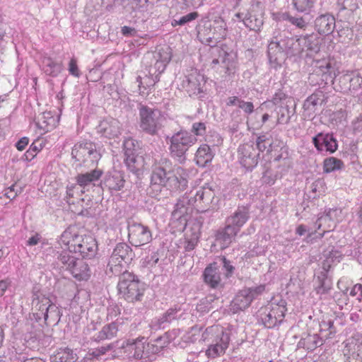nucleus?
<instances>
[{
	"mask_svg": "<svg viewBox=\"0 0 362 362\" xmlns=\"http://www.w3.org/2000/svg\"><path fill=\"white\" fill-rule=\"evenodd\" d=\"M215 193L209 187H202L191 190L180 198L172 212L171 224L177 230H183L187 226V216L192 206L198 211L204 212L211 207Z\"/></svg>",
	"mask_w": 362,
	"mask_h": 362,
	"instance_id": "f257e3e1",
	"label": "nucleus"
},
{
	"mask_svg": "<svg viewBox=\"0 0 362 362\" xmlns=\"http://www.w3.org/2000/svg\"><path fill=\"white\" fill-rule=\"evenodd\" d=\"M187 177L185 169L180 166H173L169 160L165 159L153 170L151 184L183 190L187 185Z\"/></svg>",
	"mask_w": 362,
	"mask_h": 362,
	"instance_id": "f03ea898",
	"label": "nucleus"
},
{
	"mask_svg": "<svg viewBox=\"0 0 362 362\" xmlns=\"http://www.w3.org/2000/svg\"><path fill=\"white\" fill-rule=\"evenodd\" d=\"M62 250L70 254L78 252L83 258H92L97 252L98 246L95 240L91 235H79L75 228H68L59 240Z\"/></svg>",
	"mask_w": 362,
	"mask_h": 362,
	"instance_id": "7ed1b4c3",
	"label": "nucleus"
},
{
	"mask_svg": "<svg viewBox=\"0 0 362 362\" xmlns=\"http://www.w3.org/2000/svg\"><path fill=\"white\" fill-rule=\"evenodd\" d=\"M334 62L330 59H322L315 62L314 72L316 75H322V80L327 83L330 81L337 91L349 93V83L351 80V72H347L336 77Z\"/></svg>",
	"mask_w": 362,
	"mask_h": 362,
	"instance_id": "20e7f679",
	"label": "nucleus"
},
{
	"mask_svg": "<svg viewBox=\"0 0 362 362\" xmlns=\"http://www.w3.org/2000/svg\"><path fill=\"white\" fill-rule=\"evenodd\" d=\"M32 305L33 315L36 322L43 320L45 324H57L60 320L59 308L42 292L37 291L33 293Z\"/></svg>",
	"mask_w": 362,
	"mask_h": 362,
	"instance_id": "39448f33",
	"label": "nucleus"
},
{
	"mask_svg": "<svg viewBox=\"0 0 362 362\" xmlns=\"http://www.w3.org/2000/svg\"><path fill=\"white\" fill-rule=\"evenodd\" d=\"M202 339L207 343L206 355L214 358L223 355L228 347L230 337L218 325L209 327L202 334Z\"/></svg>",
	"mask_w": 362,
	"mask_h": 362,
	"instance_id": "423d86ee",
	"label": "nucleus"
},
{
	"mask_svg": "<svg viewBox=\"0 0 362 362\" xmlns=\"http://www.w3.org/2000/svg\"><path fill=\"white\" fill-rule=\"evenodd\" d=\"M117 289L123 298L134 303L141 300L145 288L144 284L139 281L136 275L125 271L120 274Z\"/></svg>",
	"mask_w": 362,
	"mask_h": 362,
	"instance_id": "0eeeda50",
	"label": "nucleus"
},
{
	"mask_svg": "<svg viewBox=\"0 0 362 362\" xmlns=\"http://www.w3.org/2000/svg\"><path fill=\"white\" fill-rule=\"evenodd\" d=\"M286 303L281 298H273L267 305L261 308L257 313L259 323L267 328H273L280 324L284 317Z\"/></svg>",
	"mask_w": 362,
	"mask_h": 362,
	"instance_id": "6e6552de",
	"label": "nucleus"
},
{
	"mask_svg": "<svg viewBox=\"0 0 362 362\" xmlns=\"http://www.w3.org/2000/svg\"><path fill=\"white\" fill-rule=\"evenodd\" d=\"M134 257L132 249L124 243H118L114 248L107 263V274L115 276L122 274L126 271L127 266Z\"/></svg>",
	"mask_w": 362,
	"mask_h": 362,
	"instance_id": "1a4fd4ad",
	"label": "nucleus"
},
{
	"mask_svg": "<svg viewBox=\"0 0 362 362\" xmlns=\"http://www.w3.org/2000/svg\"><path fill=\"white\" fill-rule=\"evenodd\" d=\"M59 262L78 281H86L90 276L88 264L83 259H79L65 250L59 252Z\"/></svg>",
	"mask_w": 362,
	"mask_h": 362,
	"instance_id": "9d476101",
	"label": "nucleus"
},
{
	"mask_svg": "<svg viewBox=\"0 0 362 362\" xmlns=\"http://www.w3.org/2000/svg\"><path fill=\"white\" fill-rule=\"evenodd\" d=\"M139 127L144 132L155 135L162 127L163 120L161 112L158 109L147 106L139 108Z\"/></svg>",
	"mask_w": 362,
	"mask_h": 362,
	"instance_id": "9b49d317",
	"label": "nucleus"
},
{
	"mask_svg": "<svg viewBox=\"0 0 362 362\" xmlns=\"http://www.w3.org/2000/svg\"><path fill=\"white\" fill-rule=\"evenodd\" d=\"M196 136L185 130H180L170 138V151L173 157L178 158L181 162L185 160V154L189 147L196 144Z\"/></svg>",
	"mask_w": 362,
	"mask_h": 362,
	"instance_id": "f8f14e48",
	"label": "nucleus"
},
{
	"mask_svg": "<svg viewBox=\"0 0 362 362\" xmlns=\"http://www.w3.org/2000/svg\"><path fill=\"white\" fill-rule=\"evenodd\" d=\"M265 290L264 285L252 288H244L240 290L230 303V310L235 313L243 310L251 304L252 301Z\"/></svg>",
	"mask_w": 362,
	"mask_h": 362,
	"instance_id": "ddd939ff",
	"label": "nucleus"
},
{
	"mask_svg": "<svg viewBox=\"0 0 362 362\" xmlns=\"http://www.w3.org/2000/svg\"><path fill=\"white\" fill-rule=\"evenodd\" d=\"M72 158L81 163H96L100 158V153L96 150L95 145L90 141H82L76 144L71 151Z\"/></svg>",
	"mask_w": 362,
	"mask_h": 362,
	"instance_id": "4468645a",
	"label": "nucleus"
},
{
	"mask_svg": "<svg viewBox=\"0 0 362 362\" xmlns=\"http://www.w3.org/2000/svg\"><path fill=\"white\" fill-rule=\"evenodd\" d=\"M129 243L134 247H140L148 244L152 240L149 228L139 223L132 222L128 226Z\"/></svg>",
	"mask_w": 362,
	"mask_h": 362,
	"instance_id": "2eb2a0df",
	"label": "nucleus"
},
{
	"mask_svg": "<svg viewBox=\"0 0 362 362\" xmlns=\"http://www.w3.org/2000/svg\"><path fill=\"white\" fill-rule=\"evenodd\" d=\"M206 78L197 69H192L185 76L182 81V86L190 95H197L204 90Z\"/></svg>",
	"mask_w": 362,
	"mask_h": 362,
	"instance_id": "dca6fc26",
	"label": "nucleus"
},
{
	"mask_svg": "<svg viewBox=\"0 0 362 362\" xmlns=\"http://www.w3.org/2000/svg\"><path fill=\"white\" fill-rule=\"evenodd\" d=\"M217 50L218 58L212 60L211 68L216 69L217 65L221 64L226 76L233 74L237 67L236 54L233 52H227L221 49H217Z\"/></svg>",
	"mask_w": 362,
	"mask_h": 362,
	"instance_id": "f3484780",
	"label": "nucleus"
},
{
	"mask_svg": "<svg viewBox=\"0 0 362 362\" xmlns=\"http://www.w3.org/2000/svg\"><path fill=\"white\" fill-rule=\"evenodd\" d=\"M313 143L318 151L333 153L337 150V141L332 133L320 132L313 137Z\"/></svg>",
	"mask_w": 362,
	"mask_h": 362,
	"instance_id": "a211bd4d",
	"label": "nucleus"
},
{
	"mask_svg": "<svg viewBox=\"0 0 362 362\" xmlns=\"http://www.w3.org/2000/svg\"><path fill=\"white\" fill-rule=\"evenodd\" d=\"M103 175L100 169H94L90 172L80 173L76 175V181L81 194L88 192L95 186V182L99 180Z\"/></svg>",
	"mask_w": 362,
	"mask_h": 362,
	"instance_id": "6ab92c4d",
	"label": "nucleus"
},
{
	"mask_svg": "<svg viewBox=\"0 0 362 362\" xmlns=\"http://www.w3.org/2000/svg\"><path fill=\"white\" fill-rule=\"evenodd\" d=\"M294 45V40L289 38L286 40H281L279 42H272L268 46V57L269 62L274 67L281 64L279 56L281 54V49H285L287 52L290 51Z\"/></svg>",
	"mask_w": 362,
	"mask_h": 362,
	"instance_id": "aec40b11",
	"label": "nucleus"
},
{
	"mask_svg": "<svg viewBox=\"0 0 362 362\" xmlns=\"http://www.w3.org/2000/svg\"><path fill=\"white\" fill-rule=\"evenodd\" d=\"M172 54L169 47H160L158 49L155 54L156 62L151 67L149 71L154 75H160L165 71L167 64L171 60Z\"/></svg>",
	"mask_w": 362,
	"mask_h": 362,
	"instance_id": "412c9836",
	"label": "nucleus"
},
{
	"mask_svg": "<svg viewBox=\"0 0 362 362\" xmlns=\"http://www.w3.org/2000/svg\"><path fill=\"white\" fill-rule=\"evenodd\" d=\"M153 344H146V340L143 337L137 339H129L127 341V344L124 348L126 349L125 351L134 352L132 356L136 359L142 358H147L148 356V351L150 347L153 346Z\"/></svg>",
	"mask_w": 362,
	"mask_h": 362,
	"instance_id": "4be33fe9",
	"label": "nucleus"
},
{
	"mask_svg": "<svg viewBox=\"0 0 362 362\" xmlns=\"http://www.w3.org/2000/svg\"><path fill=\"white\" fill-rule=\"evenodd\" d=\"M98 132L107 138L117 137L121 134L120 123L114 118L103 119L98 126Z\"/></svg>",
	"mask_w": 362,
	"mask_h": 362,
	"instance_id": "5701e85b",
	"label": "nucleus"
},
{
	"mask_svg": "<svg viewBox=\"0 0 362 362\" xmlns=\"http://www.w3.org/2000/svg\"><path fill=\"white\" fill-rule=\"evenodd\" d=\"M238 153L240 162L244 168L251 170L257 165V155L252 145L246 144L240 146L238 148Z\"/></svg>",
	"mask_w": 362,
	"mask_h": 362,
	"instance_id": "b1692460",
	"label": "nucleus"
},
{
	"mask_svg": "<svg viewBox=\"0 0 362 362\" xmlns=\"http://www.w3.org/2000/svg\"><path fill=\"white\" fill-rule=\"evenodd\" d=\"M338 212L337 209H329L326 214L318 218L315 225L318 230L322 229V233H319L320 237H322L325 232L330 231L335 228Z\"/></svg>",
	"mask_w": 362,
	"mask_h": 362,
	"instance_id": "393cba45",
	"label": "nucleus"
},
{
	"mask_svg": "<svg viewBox=\"0 0 362 362\" xmlns=\"http://www.w3.org/2000/svg\"><path fill=\"white\" fill-rule=\"evenodd\" d=\"M159 80L160 78L158 75H154L150 71L148 75H139L136 77V81L138 83L139 94L143 96L148 95Z\"/></svg>",
	"mask_w": 362,
	"mask_h": 362,
	"instance_id": "a878e982",
	"label": "nucleus"
},
{
	"mask_svg": "<svg viewBox=\"0 0 362 362\" xmlns=\"http://www.w3.org/2000/svg\"><path fill=\"white\" fill-rule=\"evenodd\" d=\"M249 218V210L245 207H238L233 215L227 218V226L239 232Z\"/></svg>",
	"mask_w": 362,
	"mask_h": 362,
	"instance_id": "bb28decb",
	"label": "nucleus"
},
{
	"mask_svg": "<svg viewBox=\"0 0 362 362\" xmlns=\"http://www.w3.org/2000/svg\"><path fill=\"white\" fill-rule=\"evenodd\" d=\"M211 35L206 38V42L217 43L224 39L227 35L226 23L220 17L216 18L213 23Z\"/></svg>",
	"mask_w": 362,
	"mask_h": 362,
	"instance_id": "cd10ccee",
	"label": "nucleus"
},
{
	"mask_svg": "<svg viewBox=\"0 0 362 362\" xmlns=\"http://www.w3.org/2000/svg\"><path fill=\"white\" fill-rule=\"evenodd\" d=\"M315 25L320 34L329 35L335 27V18L330 14H323L315 19Z\"/></svg>",
	"mask_w": 362,
	"mask_h": 362,
	"instance_id": "c85d7f7f",
	"label": "nucleus"
},
{
	"mask_svg": "<svg viewBox=\"0 0 362 362\" xmlns=\"http://www.w3.org/2000/svg\"><path fill=\"white\" fill-rule=\"evenodd\" d=\"M238 233L233 228L226 226L224 229L216 233V241L221 249H225L233 241Z\"/></svg>",
	"mask_w": 362,
	"mask_h": 362,
	"instance_id": "c756f323",
	"label": "nucleus"
},
{
	"mask_svg": "<svg viewBox=\"0 0 362 362\" xmlns=\"http://www.w3.org/2000/svg\"><path fill=\"white\" fill-rule=\"evenodd\" d=\"M103 185L111 192L119 191L124 187V180L120 173L114 172L106 175Z\"/></svg>",
	"mask_w": 362,
	"mask_h": 362,
	"instance_id": "7c9ffc66",
	"label": "nucleus"
},
{
	"mask_svg": "<svg viewBox=\"0 0 362 362\" xmlns=\"http://www.w3.org/2000/svg\"><path fill=\"white\" fill-rule=\"evenodd\" d=\"M205 282L212 288H216L221 282L219 269L216 263L207 267L204 272Z\"/></svg>",
	"mask_w": 362,
	"mask_h": 362,
	"instance_id": "2f4dec72",
	"label": "nucleus"
},
{
	"mask_svg": "<svg viewBox=\"0 0 362 362\" xmlns=\"http://www.w3.org/2000/svg\"><path fill=\"white\" fill-rule=\"evenodd\" d=\"M42 70L48 76H57L62 71V66L49 57H44L42 60Z\"/></svg>",
	"mask_w": 362,
	"mask_h": 362,
	"instance_id": "473e14b6",
	"label": "nucleus"
},
{
	"mask_svg": "<svg viewBox=\"0 0 362 362\" xmlns=\"http://www.w3.org/2000/svg\"><path fill=\"white\" fill-rule=\"evenodd\" d=\"M213 157L211 148L207 144L200 146L195 155L197 165L202 167H204L208 163L211 162Z\"/></svg>",
	"mask_w": 362,
	"mask_h": 362,
	"instance_id": "72a5a7b5",
	"label": "nucleus"
},
{
	"mask_svg": "<svg viewBox=\"0 0 362 362\" xmlns=\"http://www.w3.org/2000/svg\"><path fill=\"white\" fill-rule=\"evenodd\" d=\"M118 332L117 322L108 324L103 327L95 337V341H100L105 339H110L115 337Z\"/></svg>",
	"mask_w": 362,
	"mask_h": 362,
	"instance_id": "f704fd0d",
	"label": "nucleus"
},
{
	"mask_svg": "<svg viewBox=\"0 0 362 362\" xmlns=\"http://www.w3.org/2000/svg\"><path fill=\"white\" fill-rule=\"evenodd\" d=\"M322 91H317L309 96L304 102L303 108L310 112H314L317 107L321 105L324 99Z\"/></svg>",
	"mask_w": 362,
	"mask_h": 362,
	"instance_id": "c9c22d12",
	"label": "nucleus"
},
{
	"mask_svg": "<svg viewBox=\"0 0 362 362\" xmlns=\"http://www.w3.org/2000/svg\"><path fill=\"white\" fill-rule=\"evenodd\" d=\"M328 270H323L317 276L318 285L315 290L318 294L322 295L327 293L332 286V280L327 276Z\"/></svg>",
	"mask_w": 362,
	"mask_h": 362,
	"instance_id": "e433bc0d",
	"label": "nucleus"
},
{
	"mask_svg": "<svg viewBox=\"0 0 362 362\" xmlns=\"http://www.w3.org/2000/svg\"><path fill=\"white\" fill-rule=\"evenodd\" d=\"M226 105L228 106L236 105L247 115L254 112V105L252 102L245 101L237 96L229 97Z\"/></svg>",
	"mask_w": 362,
	"mask_h": 362,
	"instance_id": "4c0bfd02",
	"label": "nucleus"
},
{
	"mask_svg": "<svg viewBox=\"0 0 362 362\" xmlns=\"http://www.w3.org/2000/svg\"><path fill=\"white\" fill-rule=\"evenodd\" d=\"M77 356L69 348L59 349L54 355L52 362H75Z\"/></svg>",
	"mask_w": 362,
	"mask_h": 362,
	"instance_id": "58836bf2",
	"label": "nucleus"
},
{
	"mask_svg": "<svg viewBox=\"0 0 362 362\" xmlns=\"http://www.w3.org/2000/svg\"><path fill=\"white\" fill-rule=\"evenodd\" d=\"M125 163L129 170L134 173H137L144 165L142 156L136 153L125 155Z\"/></svg>",
	"mask_w": 362,
	"mask_h": 362,
	"instance_id": "ea45409f",
	"label": "nucleus"
},
{
	"mask_svg": "<svg viewBox=\"0 0 362 362\" xmlns=\"http://www.w3.org/2000/svg\"><path fill=\"white\" fill-rule=\"evenodd\" d=\"M56 119L52 117L50 112H43L38 118L37 125L43 132L51 131L55 127Z\"/></svg>",
	"mask_w": 362,
	"mask_h": 362,
	"instance_id": "a19ab883",
	"label": "nucleus"
},
{
	"mask_svg": "<svg viewBox=\"0 0 362 362\" xmlns=\"http://www.w3.org/2000/svg\"><path fill=\"white\" fill-rule=\"evenodd\" d=\"M321 344V341L320 340L317 334H307L305 337L302 338L299 341L298 347L308 350H313Z\"/></svg>",
	"mask_w": 362,
	"mask_h": 362,
	"instance_id": "79ce46f5",
	"label": "nucleus"
},
{
	"mask_svg": "<svg viewBox=\"0 0 362 362\" xmlns=\"http://www.w3.org/2000/svg\"><path fill=\"white\" fill-rule=\"evenodd\" d=\"M344 168V163L335 157L327 158L323 162V170L329 173Z\"/></svg>",
	"mask_w": 362,
	"mask_h": 362,
	"instance_id": "37998d69",
	"label": "nucleus"
},
{
	"mask_svg": "<svg viewBox=\"0 0 362 362\" xmlns=\"http://www.w3.org/2000/svg\"><path fill=\"white\" fill-rule=\"evenodd\" d=\"M325 259L322 263L323 270H329L332 264L339 262L342 258V255L337 250H332L325 255Z\"/></svg>",
	"mask_w": 362,
	"mask_h": 362,
	"instance_id": "c03bdc74",
	"label": "nucleus"
},
{
	"mask_svg": "<svg viewBox=\"0 0 362 362\" xmlns=\"http://www.w3.org/2000/svg\"><path fill=\"white\" fill-rule=\"evenodd\" d=\"M257 146L259 151H267V153H272L274 150L272 139L267 135H261L257 139Z\"/></svg>",
	"mask_w": 362,
	"mask_h": 362,
	"instance_id": "a18cd8bd",
	"label": "nucleus"
},
{
	"mask_svg": "<svg viewBox=\"0 0 362 362\" xmlns=\"http://www.w3.org/2000/svg\"><path fill=\"white\" fill-rule=\"evenodd\" d=\"M314 37L311 30H309L305 35H296V41L298 42V45L301 47V51L312 50V39Z\"/></svg>",
	"mask_w": 362,
	"mask_h": 362,
	"instance_id": "49530a36",
	"label": "nucleus"
},
{
	"mask_svg": "<svg viewBox=\"0 0 362 362\" xmlns=\"http://www.w3.org/2000/svg\"><path fill=\"white\" fill-rule=\"evenodd\" d=\"M245 25L252 30H259L263 25V19L262 17H257L251 13L243 19Z\"/></svg>",
	"mask_w": 362,
	"mask_h": 362,
	"instance_id": "de8ad7c7",
	"label": "nucleus"
},
{
	"mask_svg": "<svg viewBox=\"0 0 362 362\" xmlns=\"http://www.w3.org/2000/svg\"><path fill=\"white\" fill-rule=\"evenodd\" d=\"M311 20L312 16L308 12H305L302 16H296V27L307 31L308 28L311 27L310 25Z\"/></svg>",
	"mask_w": 362,
	"mask_h": 362,
	"instance_id": "09e8293b",
	"label": "nucleus"
},
{
	"mask_svg": "<svg viewBox=\"0 0 362 362\" xmlns=\"http://www.w3.org/2000/svg\"><path fill=\"white\" fill-rule=\"evenodd\" d=\"M199 16V14L197 12H191L189 13H187L185 16H182L179 19H174L172 21V25L173 26H177V25H185L195 19H197Z\"/></svg>",
	"mask_w": 362,
	"mask_h": 362,
	"instance_id": "8fccbe9b",
	"label": "nucleus"
},
{
	"mask_svg": "<svg viewBox=\"0 0 362 362\" xmlns=\"http://www.w3.org/2000/svg\"><path fill=\"white\" fill-rule=\"evenodd\" d=\"M351 80L349 86H350L349 93H354L362 86V77L361 75L355 71H351Z\"/></svg>",
	"mask_w": 362,
	"mask_h": 362,
	"instance_id": "3c124183",
	"label": "nucleus"
},
{
	"mask_svg": "<svg viewBox=\"0 0 362 362\" xmlns=\"http://www.w3.org/2000/svg\"><path fill=\"white\" fill-rule=\"evenodd\" d=\"M37 325H35L33 322V318H30L26 320V321L23 323V325L21 326V332L23 334H30V337H32L33 334L35 333V332L37 329Z\"/></svg>",
	"mask_w": 362,
	"mask_h": 362,
	"instance_id": "603ef678",
	"label": "nucleus"
},
{
	"mask_svg": "<svg viewBox=\"0 0 362 362\" xmlns=\"http://www.w3.org/2000/svg\"><path fill=\"white\" fill-rule=\"evenodd\" d=\"M112 349V346L111 344L107 346H103L98 349H93L90 351L87 356L88 358H99L101 356L105 354L106 352L111 350Z\"/></svg>",
	"mask_w": 362,
	"mask_h": 362,
	"instance_id": "864d4df0",
	"label": "nucleus"
},
{
	"mask_svg": "<svg viewBox=\"0 0 362 362\" xmlns=\"http://www.w3.org/2000/svg\"><path fill=\"white\" fill-rule=\"evenodd\" d=\"M186 236L187 238V241L186 243L185 248L187 251L192 250L195 247L199 238V229L193 232L189 238L188 237L189 235L187 233H186Z\"/></svg>",
	"mask_w": 362,
	"mask_h": 362,
	"instance_id": "5fc2aeb1",
	"label": "nucleus"
},
{
	"mask_svg": "<svg viewBox=\"0 0 362 362\" xmlns=\"http://www.w3.org/2000/svg\"><path fill=\"white\" fill-rule=\"evenodd\" d=\"M297 279H298V286L300 290H304L308 287L310 279L307 278L305 269L302 268L298 272Z\"/></svg>",
	"mask_w": 362,
	"mask_h": 362,
	"instance_id": "6e6d98bb",
	"label": "nucleus"
},
{
	"mask_svg": "<svg viewBox=\"0 0 362 362\" xmlns=\"http://www.w3.org/2000/svg\"><path fill=\"white\" fill-rule=\"evenodd\" d=\"M177 309L170 308L166 313L159 319V325L162 326L166 322H170L176 318Z\"/></svg>",
	"mask_w": 362,
	"mask_h": 362,
	"instance_id": "4d7b16f0",
	"label": "nucleus"
},
{
	"mask_svg": "<svg viewBox=\"0 0 362 362\" xmlns=\"http://www.w3.org/2000/svg\"><path fill=\"white\" fill-rule=\"evenodd\" d=\"M42 148V146L41 144L39 146L37 145L35 142L33 143L30 146L29 149L25 152V157L26 160H31L33 158H34L38 152H40Z\"/></svg>",
	"mask_w": 362,
	"mask_h": 362,
	"instance_id": "13d9d810",
	"label": "nucleus"
},
{
	"mask_svg": "<svg viewBox=\"0 0 362 362\" xmlns=\"http://www.w3.org/2000/svg\"><path fill=\"white\" fill-rule=\"evenodd\" d=\"M137 144V142L132 139H127L124 141V154H134L136 153V146Z\"/></svg>",
	"mask_w": 362,
	"mask_h": 362,
	"instance_id": "bf43d9fd",
	"label": "nucleus"
},
{
	"mask_svg": "<svg viewBox=\"0 0 362 362\" xmlns=\"http://www.w3.org/2000/svg\"><path fill=\"white\" fill-rule=\"evenodd\" d=\"M158 261V254L157 252H153L150 255L146 257L143 261V265L146 267H153L156 265Z\"/></svg>",
	"mask_w": 362,
	"mask_h": 362,
	"instance_id": "052dcab7",
	"label": "nucleus"
},
{
	"mask_svg": "<svg viewBox=\"0 0 362 362\" xmlns=\"http://www.w3.org/2000/svg\"><path fill=\"white\" fill-rule=\"evenodd\" d=\"M192 132L197 136H203L206 133V124L204 122H194L192 127Z\"/></svg>",
	"mask_w": 362,
	"mask_h": 362,
	"instance_id": "680f3d73",
	"label": "nucleus"
},
{
	"mask_svg": "<svg viewBox=\"0 0 362 362\" xmlns=\"http://www.w3.org/2000/svg\"><path fill=\"white\" fill-rule=\"evenodd\" d=\"M316 231L304 225H300L296 229V233L300 236H304L306 239L310 238Z\"/></svg>",
	"mask_w": 362,
	"mask_h": 362,
	"instance_id": "e2e57ef3",
	"label": "nucleus"
},
{
	"mask_svg": "<svg viewBox=\"0 0 362 362\" xmlns=\"http://www.w3.org/2000/svg\"><path fill=\"white\" fill-rule=\"evenodd\" d=\"M312 6L309 0H296V9L300 12H306Z\"/></svg>",
	"mask_w": 362,
	"mask_h": 362,
	"instance_id": "0e129e2a",
	"label": "nucleus"
},
{
	"mask_svg": "<svg viewBox=\"0 0 362 362\" xmlns=\"http://www.w3.org/2000/svg\"><path fill=\"white\" fill-rule=\"evenodd\" d=\"M69 71L70 74H71L76 77H79L81 75L80 71L77 66L76 59L74 58H72L69 62Z\"/></svg>",
	"mask_w": 362,
	"mask_h": 362,
	"instance_id": "69168bd1",
	"label": "nucleus"
},
{
	"mask_svg": "<svg viewBox=\"0 0 362 362\" xmlns=\"http://www.w3.org/2000/svg\"><path fill=\"white\" fill-rule=\"evenodd\" d=\"M66 193L67 196L69 197H74L75 196L80 197L81 194H82L77 183L68 186Z\"/></svg>",
	"mask_w": 362,
	"mask_h": 362,
	"instance_id": "338daca9",
	"label": "nucleus"
},
{
	"mask_svg": "<svg viewBox=\"0 0 362 362\" xmlns=\"http://www.w3.org/2000/svg\"><path fill=\"white\" fill-rule=\"evenodd\" d=\"M350 295L351 296L356 297L358 301L362 300V284H356L351 288Z\"/></svg>",
	"mask_w": 362,
	"mask_h": 362,
	"instance_id": "774afa93",
	"label": "nucleus"
}]
</instances>
